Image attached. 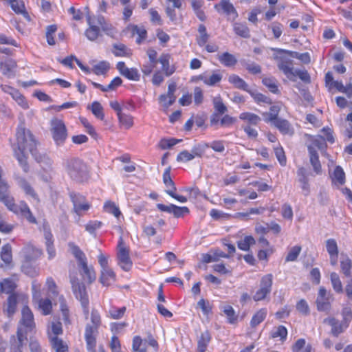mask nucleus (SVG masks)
I'll list each match as a JSON object with an SVG mask.
<instances>
[{
    "mask_svg": "<svg viewBox=\"0 0 352 352\" xmlns=\"http://www.w3.org/2000/svg\"><path fill=\"white\" fill-rule=\"evenodd\" d=\"M19 295L16 293L11 294L8 299L3 311L10 318L15 314L18 303Z\"/></svg>",
    "mask_w": 352,
    "mask_h": 352,
    "instance_id": "obj_23",
    "label": "nucleus"
},
{
    "mask_svg": "<svg viewBox=\"0 0 352 352\" xmlns=\"http://www.w3.org/2000/svg\"><path fill=\"white\" fill-rule=\"evenodd\" d=\"M330 279L333 290L338 294H342L344 290L338 274L336 272H331Z\"/></svg>",
    "mask_w": 352,
    "mask_h": 352,
    "instance_id": "obj_40",
    "label": "nucleus"
},
{
    "mask_svg": "<svg viewBox=\"0 0 352 352\" xmlns=\"http://www.w3.org/2000/svg\"><path fill=\"white\" fill-rule=\"evenodd\" d=\"M249 94L251 95V96L254 99V100L256 102H264L267 104H271L272 100L271 99L263 95V94L258 93L256 91H252L250 90Z\"/></svg>",
    "mask_w": 352,
    "mask_h": 352,
    "instance_id": "obj_61",
    "label": "nucleus"
},
{
    "mask_svg": "<svg viewBox=\"0 0 352 352\" xmlns=\"http://www.w3.org/2000/svg\"><path fill=\"white\" fill-rule=\"evenodd\" d=\"M126 308L125 307H122L120 308L112 307L108 311V316L115 320L120 319L124 316V314L126 312Z\"/></svg>",
    "mask_w": 352,
    "mask_h": 352,
    "instance_id": "obj_55",
    "label": "nucleus"
},
{
    "mask_svg": "<svg viewBox=\"0 0 352 352\" xmlns=\"http://www.w3.org/2000/svg\"><path fill=\"white\" fill-rule=\"evenodd\" d=\"M51 132L56 144L57 146L63 145L67 137V129L64 122L57 118L52 120Z\"/></svg>",
    "mask_w": 352,
    "mask_h": 352,
    "instance_id": "obj_8",
    "label": "nucleus"
},
{
    "mask_svg": "<svg viewBox=\"0 0 352 352\" xmlns=\"http://www.w3.org/2000/svg\"><path fill=\"white\" fill-rule=\"evenodd\" d=\"M18 327H21L27 333L35 327L33 313L28 306H24L21 310V318Z\"/></svg>",
    "mask_w": 352,
    "mask_h": 352,
    "instance_id": "obj_13",
    "label": "nucleus"
},
{
    "mask_svg": "<svg viewBox=\"0 0 352 352\" xmlns=\"http://www.w3.org/2000/svg\"><path fill=\"white\" fill-rule=\"evenodd\" d=\"M267 309L265 308L258 310L252 317L250 321V325L255 327L264 320L267 316Z\"/></svg>",
    "mask_w": 352,
    "mask_h": 352,
    "instance_id": "obj_42",
    "label": "nucleus"
},
{
    "mask_svg": "<svg viewBox=\"0 0 352 352\" xmlns=\"http://www.w3.org/2000/svg\"><path fill=\"white\" fill-rule=\"evenodd\" d=\"M228 81L236 88L242 89L249 93L248 85L245 81L236 74H232L228 77Z\"/></svg>",
    "mask_w": 352,
    "mask_h": 352,
    "instance_id": "obj_35",
    "label": "nucleus"
},
{
    "mask_svg": "<svg viewBox=\"0 0 352 352\" xmlns=\"http://www.w3.org/2000/svg\"><path fill=\"white\" fill-rule=\"evenodd\" d=\"M39 288L40 285L37 286L34 282L32 283L33 300L43 315H49L52 309V301L49 298H41Z\"/></svg>",
    "mask_w": 352,
    "mask_h": 352,
    "instance_id": "obj_10",
    "label": "nucleus"
},
{
    "mask_svg": "<svg viewBox=\"0 0 352 352\" xmlns=\"http://www.w3.org/2000/svg\"><path fill=\"white\" fill-rule=\"evenodd\" d=\"M199 33V38H197V44L202 47L206 45L209 39V34L206 32V28L204 25L200 24L198 28Z\"/></svg>",
    "mask_w": 352,
    "mask_h": 352,
    "instance_id": "obj_47",
    "label": "nucleus"
},
{
    "mask_svg": "<svg viewBox=\"0 0 352 352\" xmlns=\"http://www.w3.org/2000/svg\"><path fill=\"white\" fill-rule=\"evenodd\" d=\"M240 62L242 66L252 74H258L261 72V66L254 62L245 59H242Z\"/></svg>",
    "mask_w": 352,
    "mask_h": 352,
    "instance_id": "obj_39",
    "label": "nucleus"
},
{
    "mask_svg": "<svg viewBox=\"0 0 352 352\" xmlns=\"http://www.w3.org/2000/svg\"><path fill=\"white\" fill-rule=\"evenodd\" d=\"M7 208L13 212L21 214L32 223H36V218L32 215L28 206L23 201H19V204L14 202V199H1Z\"/></svg>",
    "mask_w": 352,
    "mask_h": 352,
    "instance_id": "obj_5",
    "label": "nucleus"
},
{
    "mask_svg": "<svg viewBox=\"0 0 352 352\" xmlns=\"http://www.w3.org/2000/svg\"><path fill=\"white\" fill-rule=\"evenodd\" d=\"M44 230V237L45 240L46 250L48 254V258L52 259L56 256V250L54 247L53 235L50 232V228L47 226L43 227Z\"/></svg>",
    "mask_w": 352,
    "mask_h": 352,
    "instance_id": "obj_20",
    "label": "nucleus"
},
{
    "mask_svg": "<svg viewBox=\"0 0 352 352\" xmlns=\"http://www.w3.org/2000/svg\"><path fill=\"white\" fill-rule=\"evenodd\" d=\"M256 241L252 236H246L237 242L238 248L243 251H248L250 245L255 244Z\"/></svg>",
    "mask_w": 352,
    "mask_h": 352,
    "instance_id": "obj_44",
    "label": "nucleus"
},
{
    "mask_svg": "<svg viewBox=\"0 0 352 352\" xmlns=\"http://www.w3.org/2000/svg\"><path fill=\"white\" fill-rule=\"evenodd\" d=\"M133 35L138 34V37L136 39V43L140 44L143 40L146 37V30L144 28H140L138 25H131L130 27Z\"/></svg>",
    "mask_w": 352,
    "mask_h": 352,
    "instance_id": "obj_48",
    "label": "nucleus"
},
{
    "mask_svg": "<svg viewBox=\"0 0 352 352\" xmlns=\"http://www.w3.org/2000/svg\"><path fill=\"white\" fill-rule=\"evenodd\" d=\"M117 257L118 260V265L124 271H129L132 267V261L129 256V251L126 248L123 239H120L118 245V254Z\"/></svg>",
    "mask_w": 352,
    "mask_h": 352,
    "instance_id": "obj_11",
    "label": "nucleus"
},
{
    "mask_svg": "<svg viewBox=\"0 0 352 352\" xmlns=\"http://www.w3.org/2000/svg\"><path fill=\"white\" fill-rule=\"evenodd\" d=\"M297 175L302 190L308 191L309 184L307 170L303 167H300L298 169Z\"/></svg>",
    "mask_w": 352,
    "mask_h": 352,
    "instance_id": "obj_45",
    "label": "nucleus"
},
{
    "mask_svg": "<svg viewBox=\"0 0 352 352\" xmlns=\"http://www.w3.org/2000/svg\"><path fill=\"white\" fill-rule=\"evenodd\" d=\"M80 269V274L83 278L89 283H91L96 278V272L91 266H88L87 262L82 263V265L78 266Z\"/></svg>",
    "mask_w": 352,
    "mask_h": 352,
    "instance_id": "obj_29",
    "label": "nucleus"
},
{
    "mask_svg": "<svg viewBox=\"0 0 352 352\" xmlns=\"http://www.w3.org/2000/svg\"><path fill=\"white\" fill-rule=\"evenodd\" d=\"M163 180L164 183L166 186V189L165 190L166 192L172 198L175 199H183L186 198L184 196L177 195L175 194L176 188L174 185V183L170 177V166H168L164 171L163 175Z\"/></svg>",
    "mask_w": 352,
    "mask_h": 352,
    "instance_id": "obj_15",
    "label": "nucleus"
},
{
    "mask_svg": "<svg viewBox=\"0 0 352 352\" xmlns=\"http://www.w3.org/2000/svg\"><path fill=\"white\" fill-rule=\"evenodd\" d=\"M309 162L313 167V170L316 175L322 174V166L319 160V155L316 150H314L311 146H307Z\"/></svg>",
    "mask_w": 352,
    "mask_h": 352,
    "instance_id": "obj_22",
    "label": "nucleus"
},
{
    "mask_svg": "<svg viewBox=\"0 0 352 352\" xmlns=\"http://www.w3.org/2000/svg\"><path fill=\"white\" fill-rule=\"evenodd\" d=\"M1 290L3 293L13 294L14 290L16 287L15 283L9 278L4 279L1 283Z\"/></svg>",
    "mask_w": 352,
    "mask_h": 352,
    "instance_id": "obj_46",
    "label": "nucleus"
},
{
    "mask_svg": "<svg viewBox=\"0 0 352 352\" xmlns=\"http://www.w3.org/2000/svg\"><path fill=\"white\" fill-rule=\"evenodd\" d=\"M109 67L110 66L109 63L106 61H100L99 63L94 66L92 71L96 75H103L107 72Z\"/></svg>",
    "mask_w": 352,
    "mask_h": 352,
    "instance_id": "obj_56",
    "label": "nucleus"
},
{
    "mask_svg": "<svg viewBox=\"0 0 352 352\" xmlns=\"http://www.w3.org/2000/svg\"><path fill=\"white\" fill-rule=\"evenodd\" d=\"M217 58L222 65L228 67L234 66L237 63L236 57L229 52L218 54Z\"/></svg>",
    "mask_w": 352,
    "mask_h": 352,
    "instance_id": "obj_33",
    "label": "nucleus"
},
{
    "mask_svg": "<svg viewBox=\"0 0 352 352\" xmlns=\"http://www.w3.org/2000/svg\"><path fill=\"white\" fill-rule=\"evenodd\" d=\"M24 256L26 261H32L39 258L42 254V250L32 246H28L23 249Z\"/></svg>",
    "mask_w": 352,
    "mask_h": 352,
    "instance_id": "obj_34",
    "label": "nucleus"
},
{
    "mask_svg": "<svg viewBox=\"0 0 352 352\" xmlns=\"http://www.w3.org/2000/svg\"><path fill=\"white\" fill-rule=\"evenodd\" d=\"M16 142L12 144V147L16 158L23 170L27 173L29 170V166L27 162L25 151L32 153L37 148V142L29 129H25L23 125L18 126L16 132Z\"/></svg>",
    "mask_w": 352,
    "mask_h": 352,
    "instance_id": "obj_1",
    "label": "nucleus"
},
{
    "mask_svg": "<svg viewBox=\"0 0 352 352\" xmlns=\"http://www.w3.org/2000/svg\"><path fill=\"white\" fill-rule=\"evenodd\" d=\"M341 270L342 273L349 278H352V261L346 258L341 261Z\"/></svg>",
    "mask_w": 352,
    "mask_h": 352,
    "instance_id": "obj_58",
    "label": "nucleus"
},
{
    "mask_svg": "<svg viewBox=\"0 0 352 352\" xmlns=\"http://www.w3.org/2000/svg\"><path fill=\"white\" fill-rule=\"evenodd\" d=\"M27 340V332L23 331L21 327H18L16 335L10 338V352H23Z\"/></svg>",
    "mask_w": 352,
    "mask_h": 352,
    "instance_id": "obj_12",
    "label": "nucleus"
},
{
    "mask_svg": "<svg viewBox=\"0 0 352 352\" xmlns=\"http://www.w3.org/2000/svg\"><path fill=\"white\" fill-rule=\"evenodd\" d=\"M112 52L116 56L129 57L132 54L131 50L122 43L113 44Z\"/></svg>",
    "mask_w": 352,
    "mask_h": 352,
    "instance_id": "obj_37",
    "label": "nucleus"
},
{
    "mask_svg": "<svg viewBox=\"0 0 352 352\" xmlns=\"http://www.w3.org/2000/svg\"><path fill=\"white\" fill-rule=\"evenodd\" d=\"M74 210L76 213L80 215L82 212L87 211L89 208V204L83 202L80 203L79 199H73Z\"/></svg>",
    "mask_w": 352,
    "mask_h": 352,
    "instance_id": "obj_62",
    "label": "nucleus"
},
{
    "mask_svg": "<svg viewBox=\"0 0 352 352\" xmlns=\"http://www.w3.org/2000/svg\"><path fill=\"white\" fill-rule=\"evenodd\" d=\"M32 155L37 163L39 164L41 169L47 173V175H43V179L48 182L50 178V173L53 172V160L45 152H40L37 148L34 151Z\"/></svg>",
    "mask_w": 352,
    "mask_h": 352,
    "instance_id": "obj_6",
    "label": "nucleus"
},
{
    "mask_svg": "<svg viewBox=\"0 0 352 352\" xmlns=\"http://www.w3.org/2000/svg\"><path fill=\"white\" fill-rule=\"evenodd\" d=\"M263 84L267 87L269 90L274 94H278L279 90L276 85V81L274 78H264L262 80Z\"/></svg>",
    "mask_w": 352,
    "mask_h": 352,
    "instance_id": "obj_59",
    "label": "nucleus"
},
{
    "mask_svg": "<svg viewBox=\"0 0 352 352\" xmlns=\"http://www.w3.org/2000/svg\"><path fill=\"white\" fill-rule=\"evenodd\" d=\"M324 322L328 323L331 327V333L335 337H338L340 334L348 328L346 325L335 318H325Z\"/></svg>",
    "mask_w": 352,
    "mask_h": 352,
    "instance_id": "obj_19",
    "label": "nucleus"
},
{
    "mask_svg": "<svg viewBox=\"0 0 352 352\" xmlns=\"http://www.w3.org/2000/svg\"><path fill=\"white\" fill-rule=\"evenodd\" d=\"M182 141V140H181V139H175V138L166 139V138H163V139H162L160 140V142L159 143V146L162 149L164 150V149H167V148H171L174 145L177 144V143L181 142Z\"/></svg>",
    "mask_w": 352,
    "mask_h": 352,
    "instance_id": "obj_60",
    "label": "nucleus"
},
{
    "mask_svg": "<svg viewBox=\"0 0 352 352\" xmlns=\"http://www.w3.org/2000/svg\"><path fill=\"white\" fill-rule=\"evenodd\" d=\"M342 320V322L344 323L347 327L349 326L350 322L352 320V310L349 307H345L342 309L341 313Z\"/></svg>",
    "mask_w": 352,
    "mask_h": 352,
    "instance_id": "obj_63",
    "label": "nucleus"
},
{
    "mask_svg": "<svg viewBox=\"0 0 352 352\" xmlns=\"http://www.w3.org/2000/svg\"><path fill=\"white\" fill-rule=\"evenodd\" d=\"M87 21L89 28L86 30L85 34L89 41H94L100 36V28L94 25L91 16H88Z\"/></svg>",
    "mask_w": 352,
    "mask_h": 352,
    "instance_id": "obj_24",
    "label": "nucleus"
},
{
    "mask_svg": "<svg viewBox=\"0 0 352 352\" xmlns=\"http://www.w3.org/2000/svg\"><path fill=\"white\" fill-rule=\"evenodd\" d=\"M10 4L12 9L17 14H23V15L29 18L28 14L25 10V6L22 1L18 0H10Z\"/></svg>",
    "mask_w": 352,
    "mask_h": 352,
    "instance_id": "obj_49",
    "label": "nucleus"
},
{
    "mask_svg": "<svg viewBox=\"0 0 352 352\" xmlns=\"http://www.w3.org/2000/svg\"><path fill=\"white\" fill-rule=\"evenodd\" d=\"M157 207L159 210L168 213L173 214L175 217L179 218L184 216V214L189 212V210L186 207H179L173 204L164 205L158 204Z\"/></svg>",
    "mask_w": 352,
    "mask_h": 352,
    "instance_id": "obj_17",
    "label": "nucleus"
},
{
    "mask_svg": "<svg viewBox=\"0 0 352 352\" xmlns=\"http://www.w3.org/2000/svg\"><path fill=\"white\" fill-rule=\"evenodd\" d=\"M1 258L6 264L11 263L12 261V248L8 243L1 248Z\"/></svg>",
    "mask_w": 352,
    "mask_h": 352,
    "instance_id": "obj_43",
    "label": "nucleus"
},
{
    "mask_svg": "<svg viewBox=\"0 0 352 352\" xmlns=\"http://www.w3.org/2000/svg\"><path fill=\"white\" fill-rule=\"evenodd\" d=\"M332 184L342 186L345 183V173L340 166H336L332 173H330Z\"/></svg>",
    "mask_w": 352,
    "mask_h": 352,
    "instance_id": "obj_27",
    "label": "nucleus"
},
{
    "mask_svg": "<svg viewBox=\"0 0 352 352\" xmlns=\"http://www.w3.org/2000/svg\"><path fill=\"white\" fill-rule=\"evenodd\" d=\"M239 118L246 121L250 124L257 125L261 120V118L252 113L244 112L240 114Z\"/></svg>",
    "mask_w": 352,
    "mask_h": 352,
    "instance_id": "obj_41",
    "label": "nucleus"
},
{
    "mask_svg": "<svg viewBox=\"0 0 352 352\" xmlns=\"http://www.w3.org/2000/svg\"><path fill=\"white\" fill-rule=\"evenodd\" d=\"M146 342H148L150 346H153L155 350H157L158 344L157 341L152 337L148 338V340H144V342H143L140 336H135L133 340L132 349L134 351L136 352H146L145 349Z\"/></svg>",
    "mask_w": 352,
    "mask_h": 352,
    "instance_id": "obj_16",
    "label": "nucleus"
},
{
    "mask_svg": "<svg viewBox=\"0 0 352 352\" xmlns=\"http://www.w3.org/2000/svg\"><path fill=\"white\" fill-rule=\"evenodd\" d=\"M116 68L120 73L128 78L129 80L138 81L140 80V74L136 68H128L126 67L125 63L122 61L118 62Z\"/></svg>",
    "mask_w": 352,
    "mask_h": 352,
    "instance_id": "obj_18",
    "label": "nucleus"
},
{
    "mask_svg": "<svg viewBox=\"0 0 352 352\" xmlns=\"http://www.w3.org/2000/svg\"><path fill=\"white\" fill-rule=\"evenodd\" d=\"M275 59L278 61V68L291 79V75L294 74L293 60L285 56H276Z\"/></svg>",
    "mask_w": 352,
    "mask_h": 352,
    "instance_id": "obj_14",
    "label": "nucleus"
},
{
    "mask_svg": "<svg viewBox=\"0 0 352 352\" xmlns=\"http://www.w3.org/2000/svg\"><path fill=\"white\" fill-rule=\"evenodd\" d=\"M307 146H311L314 150L318 148L320 151L322 155L324 156H328V153L326 152L327 148V142L324 137L318 135L311 140V143Z\"/></svg>",
    "mask_w": 352,
    "mask_h": 352,
    "instance_id": "obj_26",
    "label": "nucleus"
},
{
    "mask_svg": "<svg viewBox=\"0 0 352 352\" xmlns=\"http://www.w3.org/2000/svg\"><path fill=\"white\" fill-rule=\"evenodd\" d=\"M70 282L72 287L73 292L76 298L80 302L82 307L83 313L85 318H87L89 309V297L86 291V287L83 283H80L76 278H71Z\"/></svg>",
    "mask_w": 352,
    "mask_h": 352,
    "instance_id": "obj_4",
    "label": "nucleus"
},
{
    "mask_svg": "<svg viewBox=\"0 0 352 352\" xmlns=\"http://www.w3.org/2000/svg\"><path fill=\"white\" fill-rule=\"evenodd\" d=\"M273 282V276L272 274H268L261 278L260 282V287L253 296V299L255 301H261L264 300L267 295H269L272 290Z\"/></svg>",
    "mask_w": 352,
    "mask_h": 352,
    "instance_id": "obj_9",
    "label": "nucleus"
},
{
    "mask_svg": "<svg viewBox=\"0 0 352 352\" xmlns=\"http://www.w3.org/2000/svg\"><path fill=\"white\" fill-rule=\"evenodd\" d=\"M46 285L47 287L48 295L52 298L56 296L58 294L57 285L52 277H49L46 280Z\"/></svg>",
    "mask_w": 352,
    "mask_h": 352,
    "instance_id": "obj_57",
    "label": "nucleus"
},
{
    "mask_svg": "<svg viewBox=\"0 0 352 352\" xmlns=\"http://www.w3.org/2000/svg\"><path fill=\"white\" fill-rule=\"evenodd\" d=\"M273 124L284 135H292L294 133L293 128L287 120L278 119L275 120Z\"/></svg>",
    "mask_w": 352,
    "mask_h": 352,
    "instance_id": "obj_32",
    "label": "nucleus"
},
{
    "mask_svg": "<svg viewBox=\"0 0 352 352\" xmlns=\"http://www.w3.org/2000/svg\"><path fill=\"white\" fill-rule=\"evenodd\" d=\"M334 298L330 291L325 287H320L318 289L316 304L318 311L329 313L331 309V303Z\"/></svg>",
    "mask_w": 352,
    "mask_h": 352,
    "instance_id": "obj_7",
    "label": "nucleus"
},
{
    "mask_svg": "<svg viewBox=\"0 0 352 352\" xmlns=\"http://www.w3.org/2000/svg\"><path fill=\"white\" fill-rule=\"evenodd\" d=\"M62 324L59 321H52L48 326V337L49 340L52 337H58V336L63 333Z\"/></svg>",
    "mask_w": 352,
    "mask_h": 352,
    "instance_id": "obj_36",
    "label": "nucleus"
},
{
    "mask_svg": "<svg viewBox=\"0 0 352 352\" xmlns=\"http://www.w3.org/2000/svg\"><path fill=\"white\" fill-rule=\"evenodd\" d=\"M104 208L107 212L113 214L118 219L121 216V212L119 208L111 201H108L105 203Z\"/></svg>",
    "mask_w": 352,
    "mask_h": 352,
    "instance_id": "obj_54",
    "label": "nucleus"
},
{
    "mask_svg": "<svg viewBox=\"0 0 352 352\" xmlns=\"http://www.w3.org/2000/svg\"><path fill=\"white\" fill-rule=\"evenodd\" d=\"M223 311L226 316L229 323L234 324L237 321L238 316L235 314V311L232 306H224Z\"/></svg>",
    "mask_w": 352,
    "mask_h": 352,
    "instance_id": "obj_53",
    "label": "nucleus"
},
{
    "mask_svg": "<svg viewBox=\"0 0 352 352\" xmlns=\"http://www.w3.org/2000/svg\"><path fill=\"white\" fill-rule=\"evenodd\" d=\"M63 167L68 177L76 183H84L89 179L87 164L78 157H68L63 161Z\"/></svg>",
    "mask_w": 352,
    "mask_h": 352,
    "instance_id": "obj_2",
    "label": "nucleus"
},
{
    "mask_svg": "<svg viewBox=\"0 0 352 352\" xmlns=\"http://www.w3.org/2000/svg\"><path fill=\"white\" fill-rule=\"evenodd\" d=\"M280 111V108L278 106H272L270 109L269 113H264L263 116H268L267 118H265V121L266 122H272L274 123L275 120H278L279 118H278V115Z\"/></svg>",
    "mask_w": 352,
    "mask_h": 352,
    "instance_id": "obj_51",
    "label": "nucleus"
},
{
    "mask_svg": "<svg viewBox=\"0 0 352 352\" xmlns=\"http://www.w3.org/2000/svg\"><path fill=\"white\" fill-rule=\"evenodd\" d=\"M91 110L92 113L98 119L103 120L104 118V113L103 111V107L101 104L95 101L91 104Z\"/></svg>",
    "mask_w": 352,
    "mask_h": 352,
    "instance_id": "obj_52",
    "label": "nucleus"
},
{
    "mask_svg": "<svg viewBox=\"0 0 352 352\" xmlns=\"http://www.w3.org/2000/svg\"><path fill=\"white\" fill-rule=\"evenodd\" d=\"M234 31L237 35L243 38H249L250 36L249 28L246 26V25L243 23H234Z\"/></svg>",
    "mask_w": 352,
    "mask_h": 352,
    "instance_id": "obj_50",
    "label": "nucleus"
},
{
    "mask_svg": "<svg viewBox=\"0 0 352 352\" xmlns=\"http://www.w3.org/2000/svg\"><path fill=\"white\" fill-rule=\"evenodd\" d=\"M120 124L126 129H129L133 125V118L128 114L124 113L119 119Z\"/></svg>",
    "mask_w": 352,
    "mask_h": 352,
    "instance_id": "obj_64",
    "label": "nucleus"
},
{
    "mask_svg": "<svg viewBox=\"0 0 352 352\" xmlns=\"http://www.w3.org/2000/svg\"><path fill=\"white\" fill-rule=\"evenodd\" d=\"M210 340L211 335L210 332L207 330L202 332L197 341V351L206 352Z\"/></svg>",
    "mask_w": 352,
    "mask_h": 352,
    "instance_id": "obj_31",
    "label": "nucleus"
},
{
    "mask_svg": "<svg viewBox=\"0 0 352 352\" xmlns=\"http://www.w3.org/2000/svg\"><path fill=\"white\" fill-rule=\"evenodd\" d=\"M50 342L56 352H68V346L62 339L58 337H52Z\"/></svg>",
    "mask_w": 352,
    "mask_h": 352,
    "instance_id": "obj_38",
    "label": "nucleus"
},
{
    "mask_svg": "<svg viewBox=\"0 0 352 352\" xmlns=\"http://www.w3.org/2000/svg\"><path fill=\"white\" fill-rule=\"evenodd\" d=\"M91 324L85 326V339L88 352H96V337L101 324V318L98 311L93 309L91 314Z\"/></svg>",
    "mask_w": 352,
    "mask_h": 352,
    "instance_id": "obj_3",
    "label": "nucleus"
},
{
    "mask_svg": "<svg viewBox=\"0 0 352 352\" xmlns=\"http://www.w3.org/2000/svg\"><path fill=\"white\" fill-rule=\"evenodd\" d=\"M16 63L12 59H8L0 63V70L2 74L9 78L14 76V69Z\"/></svg>",
    "mask_w": 352,
    "mask_h": 352,
    "instance_id": "obj_28",
    "label": "nucleus"
},
{
    "mask_svg": "<svg viewBox=\"0 0 352 352\" xmlns=\"http://www.w3.org/2000/svg\"><path fill=\"white\" fill-rule=\"evenodd\" d=\"M170 56L168 54H162L158 61L162 64V68L166 76H170L175 72V65H170Z\"/></svg>",
    "mask_w": 352,
    "mask_h": 352,
    "instance_id": "obj_25",
    "label": "nucleus"
},
{
    "mask_svg": "<svg viewBox=\"0 0 352 352\" xmlns=\"http://www.w3.org/2000/svg\"><path fill=\"white\" fill-rule=\"evenodd\" d=\"M327 251L329 254L330 263L332 265H336L338 262V248L335 239H329L326 241Z\"/></svg>",
    "mask_w": 352,
    "mask_h": 352,
    "instance_id": "obj_21",
    "label": "nucleus"
},
{
    "mask_svg": "<svg viewBox=\"0 0 352 352\" xmlns=\"http://www.w3.org/2000/svg\"><path fill=\"white\" fill-rule=\"evenodd\" d=\"M100 282L104 286H109L116 280V274L111 268L101 270Z\"/></svg>",
    "mask_w": 352,
    "mask_h": 352,
    "instance_id": "obj_30",
    "label": "nucleus"
}]
</instances>
